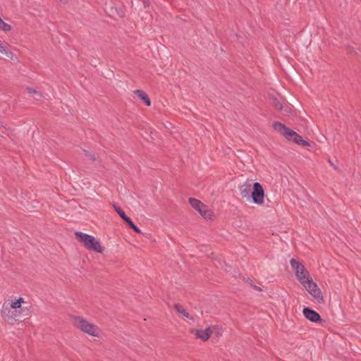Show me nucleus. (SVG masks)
<instances>
[{"instance_id":"nucleus-6","label":"nucleus","mask_w":361,"mask_h":361,"mask_svg":"<svg viewBox=\"0 0 361 361\" xmlns=\"http://www.w3.org/2000/svg\"><path fill=\"white\" fill-rule=\"evenodd\" d=\"M250 198L252 199V202L255 204L261 205L264 203V191L259 183L255 182L252 185V191L250 195Z\"/></svg>"},{"instance_id":"nucleus-11","label":"nucleus","mask_w":361,"mask_h":361,"mask_svg":"<svg viewBox=\"0 0 361 361\" xmlns=\"http://www.w3.org/2000/svg\"><path fill=\"white\" fill-rule=\"evenodd\" d=\"M134 94L137 95L147 106L151 105V100L147 93L142 90H134Z\"/></svg>"},{"instance_id":"nucleus-9","label":"nucleus","mask_w":361,"mask_h":361,"mask_svg":"<svg viewBox=\"0 0 361 361\" xmlns=\"http://www.w3.org/2000/svg\"><path fill=\"white\" fill-rule=\"evenodd\" d=\"M239 190L242 197L248 200L250 198V195L252 191V185L250 183H244L240 186Z\"/></svg>"},{"instance_id":"nucleus-7","label":"nucleus","mask_w":361,"mask_h":361,"mask_svg":"<svg viewBox=\"0 0 361 361\" xmlns=\"http://www.w3.org/2000/svg\"><path fill=\"white\" fill-rule=\"evenodd\" d=\"M302 313L305 317L312 322L323 323L324 321L322 319L319 313L310 307H304Z\"/></svg>"},{"instance_id":"nucleus-13","label":"nucleus","mask_w":361,"mask_h":361,"mask_svg":"<svg viewBox=\"0 0 361 361\" xmlns=\"http://www.w3.org/2000/svg\"><path fill=\"white\" fill-rule=\"evenodd\" d=\"M197 212L206 219H210L213 216V212L210 209H208L207 207L204 204H203L202 209L200 208V210H198Z\"/></svg>"},{"instance_id":"nucleus-3","label":"nucleus","mask_w":361,"mask_h":361,"mask_svg":"<svg viewBox=\"0 0 361 361\" xmlns=\"http://www.w3.org/2000/svg\"><path fill=\"white\" fill-rule=\"evenodd\" d=\"M75 235L87 250H94L99 253L102 252V247L99 241L93 235L80 231H77Z\"/></svg>"},{"instance_id":"nucleus-29","label":"nucleus","mask_w":361,"mask_h":361,"mask_svg":"<svg viewBox=\"0 0 361 361\" xmlns=\"http://www.w3.org/2000/svg\"><path fill=\"white\" fill-rule=\"evenodd\" d=\"M3 44V42L0 40V45Z\"/></svg>"},{"instance_id":"nucleus-15","label":"nucleus","mask_w":361,"mask_h":361,"mask_svg":"<svg viewBox=\"0 0 361 361\" xmlns=\"http://www.w3.org/2000/svg\"><path fill=\"white\" fill-rule=\"evenodd\" d=\"M189 203L196 211L200 210V208L202 209L204 204L200 200L192 197L189 199Z\"/></svg>"},{"instance_id":"nucleus-28","label":"nucleus","mask_w":361,"mask_h":361,"mask_svg":"<svg viewBox=\"0 0 361 361\" xmlns=\"http://www.w3.org/2000/svg\"><path fill=\"white\" fill-rule=\"evenodd\" d=\"M61 3H63V4H67L68 3V0H59Z\"/></svg>"},{"instance_id":"nucleus-5","label":"nucleus","mask_w":361,"mask_h":361,"mask_svg":"<svg viewBox=\"0 0 361 361\" xmlns=\"http://www.w3.org/2000/svg\"><path fill=\"white\" fill-rule=\"evenodd\" d=\"M290 264L295 271L297 279L300 283L310 278L309 272L301 262L295 259H291Z\"/></svg>"},{"instance_id":"nucleus-4","label":"nucleus","mask_w":361,"mask_h":361,"mask_svg":"<svg viewBox=\"0 0 361 361\" xmlns=\"http://www.w3.org/2000/svg\"><path fill=\"white\" fill-rule=\"evenodd\" d=\"M301 283L312 297L318 302L321 303L324 302V298L320 289L318 288L317 284L314 283L310 277L307 280L302 281Z\"/></svg>"},{"instance_id":"nucleus-21","label":"nucleus","mask_w":361,"mask_h":361,"mask_svg":"<svg viewBox=\"0 0 361 361\" xmlns=\"http://www.w3.org/2000/svg\"><path fill=\"white\" fill-rule=\"evenodd\" d=\"M85 154L86 157H87L90 159H91L92 161H95V157L93 154L90 153L89 152L85 150Z\"/></svg>"},{"instance_id":"nucleus-18","label":"nucleus","mask_w":361,"mask_h":361,"mask_svg":"<svg viewBox=\"0 0 361 361\" xmlns=\"http://www.w3.org/2000/svg\"><path fill=\"white\" fill-rule=\"evenodd\" d=\"M272 105L278 111H281L283 109V104L276 98H274L272 99Z\"/></svg>"},{"instance_id":"nucleus-8","label":"nucleus","mask_w":361,"mask_h":361,"mask_svg":"<svg viewBox=\"0 0 361 361\" xmlns=\"http://www.w3.org/2000/svg\"><path fill=\"white\" fill-rule=\"evenodd\" d=\"M197 338L202 340L205 342L208 341L212 334L211 328H207L205 329H192L191 331Z\"/></svg>"},{"instance_id":"nucleus-26","label":"nucleus","mask_w":361,"mask_h":361,"mask_svg":"<svg viewBox=\"0 0 361 361\" xmlns=\"http://www.w3.org/2000/svg\"><path fill=\"white\" fill-rule=\"evenodd\" d=\"M35 94L37 96L35 97V99H37V100H39V99H40L42 97V94L40 92H37V93H36Z\"/></svg>"},{"instance_id":"nucleus-27","label":"nucleus","mask_w":361,"mask_h":361,"mask_svg":"<svg viewBox=\"0 0 361 361\" xmlns=\"http://www.w3.org/2000/svg\"><path fill=\"white\" fill-rule=\"evenodd\" d=\"M7 310L9 311L7 308L5 309L4 307H3V309L1 310L2 314H6V311Z\"/></svg>"},{"instance_id":"nucleus-19","label":"nucleus","mask_w":361,"mask_h":361,"mask_svg":"<svg viewBox=\"0 0 361 361\" xmlns=\"http://www.w3.org/2000/svg\"><path fill=\"white\" fill-rule=\"evenodd\" d=\"M127 224L137 233H141V230L133 223L132 220H130Z\"/></svg>"},{"instance_id":"nucleus-17","label":"nucleus","mask_w":361,"mask_h":361,"mask_svg":"<svg viewBox=\"0 0 361 361\" xmlns=\"http://www.w3.org/2000/svg\"><path fill=\"white\" fill-rule=\"evenodd\" d=\"M24 302V299L23 298H19L18 300H16L14 302H12L11 305V307L12 309L16 310L20 307L21 304Z\"/></svg>"},{"instance_id":"nucleus-10","label":"nucleus","mask_w":361,"mask_h":361,"mask_svg":"<svg viewBox=\"0 0 361 361\" xmlns=\"http://www.w3.org/2000/svg\"><path fill=\"white\" fill-rule=\"evenodd\" d=\"M0 53L11 60L15 57V54L9 49V45L6 42H3V44L0 45Z\"/></svg>"},{"instance_id":"nucleus-22","label":"nucleus","mask_w":361,"mask_h":361,"mask_svg":"<svg viewBox=\"0 0 361 361\" xmlns=\"http://www.w3.org/2000/svg\"><path fill=\"white\" fill-rule=\"evenodd\" d=\"M126 224H128L130 220L131 219L129 218L126 214V213L123 214L121 216H120Z\"/></svg>"},{"instance_id":"nucleus-20","label":"nucleus","mask_w":361,"mask_h":361,"mask_svg":"<svg viewBox=\"0 0 361 361\" xmlns=\"http://www.w3.org/2000/svg\"><path fill=\"white\" fill-rule=\"evenodd\" d=\"M113 207L119 216H121L123 214H125L123 210L117 204L114 203Z\"/></svg>"},{"instance_id":"nucleus-14","label":"nucleus","mask_w":361,"mask_h":361,"mask_svg":"<svg viewBox=\"0 0 361 361\" xmlns=\"http://www.w3.org/2000/svg\"><path fill=\"white\" fill-rule=\"evenodd\" d=\"M174 309L180 314H183L185 318L194 320V318L184 309L180 304H175Z\"/></svg>"},{"instance_id":"nucleus-25","label":"nucleus","mask_w":361,"mask_h":361,"mask_svg":"<svg viewBox=\"0 0 361 361\" xmlns=\"http://www.w3.org/2000/svg\"><path fill=\"white\" fill-rule=\"evenodd\" d=\"M249 283H250V286H251L252 287H253L255 290H258V291H261V290H262V289H261L259 287H258V286H255V285H254V284H253L252 281H250Z\"/></svg>"},{"instance_id":"nucleus-12","label":"nucleus","mask_w":361,"mask_h":361,"mask_svg":"<svg viewBox=\"0 0 361 361\" xmlns=\"http://www.w3.org/2000/svg\"><path fill=\"white\" fill-rule=\"evenodd\" d=\"M104 10L106 13L110 16L114 17L115 15L122 16L121 14L118 11V9L116 8H114L111 2L109 4L106 3Z\"/></svg>"},{"instance_id":"nucleus-16","label":"nucleus","mask_w":361,"mask_h":361,"mask_svg":"<svg viewBox=\"0 0 361 361\" xmlns=\"http://www.w3.org/2000/svg\"><path fill=\"white\" fill-rule=\"evenodd\" d=\"M0 30L7 32L11 30V26L5 23L1 18H0Z\"/></svg>"},{"instance_id":"nucleus-24","label":"nucleus","mask_w":361,"mask_h":361,"mask_svg":"<svg viewBox=\"0 0 361 361\" xmlns=\"http://www.w3.org/2000/svg\"><path fill=\"white\" fill-rule=\"evenodd\" d=\"M142 3L145 8L149 7L151 4V0H142Z\"/></svg>"},{"instance_id":"nucleus-2","label":"nucleus","mask_w":361,"mask_h":361,"mask_svg":"<svg viewBox=\"0 0 361 361\" xmlns=\"http://www.w3.org/2000/svg\"><path fill=\"white\" fill-rule=\"evenodd\" d=\"M71 318L73 325L75 328L92 336H99V328L96 325L90 323L85 319L79 316H73Z\"/></svg>"},{"instance_id":"nucleus-1","label":"nucleus","mask_w":361,"mask_h":361,"mask_svg":"<svg viewBox=\"0 0 361 361\" xmlns=\"http://www.w3.org/2000/svg\"><path fill=\"white\" fill-rule=\"evenodd\" d=\"M272 126L276 131L282 135L288 140L292 141L303 147L310 146V143L308 141L303 140L300 135L292 129L286 127L284 124L279 121H274Z\"/></svg>"},{"instance_id":"nucleus-23","label":"nucleus","mask_w":361,"mask_h":361,"mask_svg":"<svg viewBox=\"0 0 361 361\" xmlns=\"http://www.w3.org/2000/svg\"><path fill=\"white\" fill-rule=\"evenodd\" d=\"M26 90L29 94H35L36 93H37V91L35 89L30 87H27L26 88Z\"/></svg>"}]
</instances>
